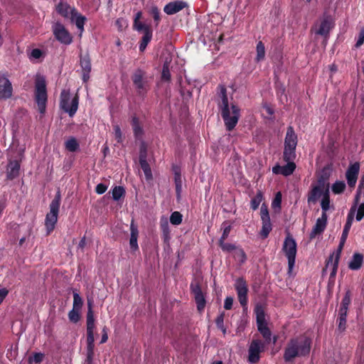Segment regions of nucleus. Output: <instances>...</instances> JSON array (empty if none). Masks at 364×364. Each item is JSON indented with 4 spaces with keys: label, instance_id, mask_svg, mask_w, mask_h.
Returning a JSON list of instances; mask_svg holds the SVG:
<instances>
[{
    "label": "nucleus",
    "instance_id": "13d9d810",
    "mask_svg": "<svg viewBox=\"0 0 364 364\" xmlns=\"http://www.w3.org/2000/svg\"><path fill=\"white\" fill-rule=\"evenodd\" d=\"M42 51L41 50L38 48H34L33 49L30 54H29V58L30 59H39L42 56Z\"/></svg>",
    "mask_w": 364,
    "mask_h": 364
},
{
    "label": "nucleus",
    "instance_id": "a19ab883",
    "mask_svg": "<svg viewBox=\"0 0 364 364\" xmlns=\"http://www.w3.org/2000/svg\"><path fill=\"white\" fill-rule=\"evenodd\" d=\"M351 302L350 292L347 291L342 299L339 311H347L348 310L349 305Z\"/></svg>",
    "mask_w": 364,
    "mask_h": 364
},
{
    "label": "nucleus",
    "instance_id": "de8ad7c7",
    "mask_svg": "<svg viewBox=\"0 0 364 364\" xmlns=\"http://www.w3.org/2000/svg\"><path fill=\"white\" fill-rule=\"evenodd\" d=\"M219 245L223 252H230L236 249L235 245L225 242V240H219Z\"/></svg>",
    "mask_w": 364,
    "mask_h": 364
},
{
    "label": "nucleus",
    "instance_id": "b1692460",
    "mask_svg": "<svg viewBox=\"0 0 364 364\" xmlns=\"http://www.w3.org/2000/svg\"><path fill=\"white\" fill-rule=\"evenodd\" d=\"M20 171V162L17 160H10L6 167V178L13 180L18 176Z\"/></svg>",
    "mask_w": 364,
    "mask_h": 364
},
{
    "label": "nucleus",
    "instance_id": "0e129e2a",
    "mask_svg": "<svg viewBox=\"0 0 364 364\" xmlns=\"http://www.w3.org/2000/svg\"><path fill=\"white\" fill-rule=\"evenodd\" d=\"M107 189V186L103 183H99L95 188V191L98 194H103Z\"/></svg>",
    "mask_w": 364,
    "mask_h": 364
},
{
    "label": "nucleus",
    "instance_id": "f704fd0d",
    "mask_svg": "<svg viewBox=\"0 0 364 364\" xmlns=\"http://www.w3.org/2000/svg\"><path fill=\"white\" fill-rule=\"evenodd\" d=\"M152 38V31L151 30H147L145 33H144V36L141 40L140 44H139V50L143 52L146 49L147 45L151 41Z\"/></svg>",
    "mask_w": 364,
    "mask_h": 364
},
{
    "label": "nucleus",
    "instance_id": "37998d69",
    "mask_svg": "<svg viewBox=\"0 0 364 364\" xmlns=\"http://www.w3.org/2000/svg\"><path fill=\"white\" fill-rule=\"evenodd\" d=\"M83 301L80 296V294L77 293V291H73V309L80 310L82 306Z\"/></svg>",
    "mask_w": 364,
    "mask_h": 364
},
{
    "label": "nucleus",
    "instance_id": "4d7b16f0",
    "mask_svg": "<svg viewBox=\"0 0 364 364\" xmlns=\"http://www.w3.org/2000/svg\"><path fill=\"white\" fill-rule=\"evenodd\" d=\"M44 355L41 353H36L33 354L32 358H29L30 362H34L36 363H40L43 361Z\"/></svg>",
    "mask_w": 364,
    "mask_h": 364
},
{
    "label": "nucleus",
    "instance_id": "9d476101",
    "mask_svg": "<svg viewBox=\"0 0 364 364\" xmlns=\"http://www.w3.org/2000/svg\"><path fill=\"white\" fill-rule=\"evenodd\" d=\"M132 81L138 94L145 95L149 88L146 73L141 69H137L133 74Z\"/></svg>",
    "mask_w": 364,
    "mask_h": 364
},
{
    "label": "nucleus",
    "instance_id": "7ed1b4c3",
    "mask_svg": "<svg viewBox=\"0 0 364 364\" xmlns=\"http://www.w3.org/2000/svg\"><path fill=\"white\" fill-rule=\"evenodd\" d=\"M87 312L86 316V326H87V360L88 364H91L94 355L95 348V337L94 330L95 328V317L92 311V301H87Z\"/></svg>",
    "mask_w": 364,
    "mask_h": 364
},
{
    "label": "nucleus",
    "instance_id": "a18cd8bd",
    "mask_svg": "<svg viewBox=\"0 0 364 364\" xmlns=\"http://www.w3.org/2000/svg\"><path fill=\"white\" fill-rule=\"evenodd\" d=\"M183 215L181 213L175 211L170 216V223L174 225H178L182 222Z\"/></svg>",
    "mask_w": 364,
    "mask_h": 364
},
{
    "label": "nucleus",
    "instance_id": "2f4dec72",
    "mask_svg": "<svg viewBox=\"0 0 364 364\" xmlns=\"http://www.w3.org/2000/svg\"><path fill=\"white\" fill-rule=\"evenodd\" d=\"M65 149L70 152H75L80 149V144L74 136H70L65 141Z\"/></svg>",
    "mask_w": 364,
    "mask_h": 364
},
{
    "label": "nucleus",
    "instance_id": "4468645a",
    "mask_svg": "<svg viewBox=\"0 0 364 364\" xmlns=\"http://www.w3.org/2000/svg\"><path fill=\"white\" fill-rule=\"evenodd\" d=\"M260 215L262 225L259 235L262 239H265L268 237L269 232L272 231V225L271 223L268 209L264 204H263L261 207Z\"/></svg>",
    "mask_w": 364,
    "mask_h": 364
},
{
    "label": "nucleus",
    "instance_id": "69168bd1",
    "mask_svg": "<svg viewBox=\"0 0 364 364\" xmlns=\"http://www.w3.org/2000/svg\"><path fill=\"white\" fill-rule=\"evenodd\" d=\"M107 328L106 326H104L102 330V338L100 341V343H105L108 340V333H107Z\"/></svg>",
    "mask_w": 364,
    "mask_h": 364
},
{
    "label": "nucleus",
    "instance_id": "bb28decb",
    "mask_svg": "<svg viewBox=\"0 0 364 364\" xmlns=\"http://www.w3.org/2000/svg\"><path fill=\"white\" fill-rule=\"evenodd\" d=\"M297 145V136L292 127L289 126L287 128L285 139L284 146L296 147Z\"/></svg>",
    "mask_w": 364,
    "mask_h": 364
},
{
    "label": "nucleus",
    "instance_id": "9b49d317",
    "mask_svg": "<svg viewBox=\"0 0 364 364\" xmlns=\"http://www.w3.org/2000/svg\"><path fill=\"white\" fill-rule=\"evenodd\" d=\"M53 32L60 43L68 46L73 42L71 34L61 23L56 22L53 25Z\"/></svg>",
    "mask_w": 364,
    "mask_h": 364
},
{
    "label": "nucleus",
    "instance_id": "4c0bfd02",
    "mask_svg": "<svg viewBox=\"0 0 364 364\" xmlns=\"http://www.w3.org/2000/svg\"><path fill=\"white\" fill-rule=\"evenodd\" d=\"M256 52L257 55L255 57V61L258 63L260 62L261 60H263L265 57V47L262 41H259L257 43Z\"/></svg>",
    "mask_w": 364,
    "mask_h": 364
},
{
    "label": "nucleus",
    "instance_id": "6ab92c4d",
    "mask_svg": "<svg viewBox=\"0 0 364 364\" xmlns=\"http://www.w3.org/2000/svg\"><path fill=\"white\" fill-rule=\"evenodd\" d=\"M333 26L334 23L331 17L329 16H326L322 18L318 26V28L315 30V33L326 37L328 35L330 31L333 28Z\"/></svg>",
    "mask_w": 364,
    "mask_h": 364
},
{
    "label": "nucleus",
    "instance_id": "c756f323",
    "mask_svg": "<svg viewBox=\"0 0 364 364\" xmlns=\"http://www.w3.org/2000/svg\"><path fill=\"white\" fill-rule=\"evenodd\" d=\"M73 9L66 2L63 1H60L56 6L57 12L62 16L68 18H70L72 16Z\"/></svg>",
    "mask_w": 364,
    "mask_h": 364
},
{
    "label": "nucleus",
    "instance_id": "aec40b11",
    "mask_svg": "<svg viewBox=\"0 0 364 364\" xmlns=\"http://www.w3.org/2000/svg\"><path fill=\"white\" fill-rule=\"evenodd\" d=\"M327 214H321V216L316 220V224L310 232L311 239L315 238L318 235L321 234L325 230L327 225Z\"/></svg>",
    "mask_w": 364,
    "mask_h": 364
},
{
    "label": "nucleus",
    "instance_id": "a211bd4d",
    "mask_svg": "<svg viewBox=\"0 0 364 364\" xmlns=\"http://www.w3.org/2000/svg\"><path fill=\"white\" fill-rule=\"evenodd\" d=\"M360 171V164L355 162L354 164H350L346 172V178L347 183L350 188H354L358 180V174Z\"/></svg>",
    "mask_w": 364,
    "mask_h": 364
},
{
    "label": "nucleus",
    "instance_id": "7c9ffc66",
    "mask_svg": "<svg viewBox=\"0 0 364 364\" xmlns=\"http://www.w3.org/2000/svg\"><path fill=\"white\" fill-rule=\"evenodd\" d=\"M330 195H329V188L328 184H327L326 188L325 189V192L323 193V197H322L321 201V207L322 210L321 214H327L326 212L330 208Z\"/></svg>",
    "mask_w": 364,
    "mask_h": 364
},
{
    "label": "nucleus",
    "instance_id": "052dcab7",
    "mask_svg": "<svg viewBox=\"0 0 364 364\" xmlns=\"http://www.w3.org/2000/svg\"><path fill=\"white\" fill-rule=\"evenodd\" d=\"M363 42H364V27L363 28H361V30L358 34V39H357V41L355 43V47L359 48L360 46L363 45Z\"/></svg>",
    "mask_w": 364,
    "mask_h": 364
},
{
    "label": "nucleus",
    "instance_id": "1a4fd4ad",
    "mask_svg": "<svg viewBox=\"0 0 364 364\" xmlns=\"http://www.w3.org/2000/svg\"><path fill=\"white\" fill-rule=\"evenodd\" d=\"M345 242L341 243L340 241L338 247L328 257L323 272L328 269L330 270V278H334L337 273L338 262L341 257V254Z\"/></svg>",
    "mask_w": 364,
    "mask_h": 364
},
{
    "label": "nucleus",
    "instance_id": "473e14b6",
    "mask_svg": "<svg viewBox=\"0 0 364 364\" xmlns=\"http://www.w3.org/2000/svg\"><path fill=\"white\" fill-rule=\"evenodd\" d=\"M355 213V205H353L350 208V209L348 213L346 223L343 230V231H346V232H349L350 228L352 226L353 220H354Z\"/></svg>",
    "mask_w": 364,
    "mask_h": 364
},
{
    "label": "nucleus",
    "instance_id": "79ce46f5",
    "mask_svg": "<svg viewBox=\"0 0 364 364\" xmlns=\"http://www.w3.org/2000/svg\"><path fill=\"white\" fill-rule=\"evenodd\" d=\"M125 194V190L122 186H115L112 191V196L114 200H119Z\"/></svg>",
    "mask_w": 364,
    "mask_h": 364
},
{
    "label": "nucleus",
    "instance_id": "ea45409f",
    "mask_svg": "<svg viewBox=\"0 0 364 364\" xmlns=\"http://www.w3.org/2000/svg\"><path fill=\"white\" fill-rule=\"evenodd\" d=\"M346 185L343 181H336L331 186V191L334 194H341L344 192Z\"/></svg>",
    "mask_w": 364,
    "mask_h": 364
},
{
    "label": "nucleus",
    "instance_id": "20e7f679",
    "mask_svg": "<svg viewBox=\"0 0 364 364\" xmlns=\"http://www.w3.org/2000/svg\"><path fill=\"white\" fill-rule=\"evenodd\" d=\"M60 200V193L58 191L50 204V211L46 214L45 219V226L47 235H49L54 230L58 221Z\"/></svg>",
    "mask_w": 364,
    "mask_h": 364
},
{
    "label": "nucleus",
    "instance_id": "bf43d9fd",
    "mask_svg": "<svg viewBox=\"0 0 364 364\" xmlns=\"http://www.w3.org/2000/svg\"><path fill=\"white\" fill-rule=\"evenodd\" d=\"M114 136L118 143L122 142V133L118 125L114 127Z\"/></svg>",
    "mask_w": 364,
    "mask_h": 364
},
{
    "label": "nucleus",
    "instance_id": "603ef678",
    "mask_svg": "<svg viewBox=\"0 0 364 364\" xmlns=\"http://www.w3.org/2000/svg\"><path fill=\"white\" fill-rule=\"evenodd\" d=\"M356 215L355 219L357 221H360L364 218V202L360 203L358 208H356Z\"/></svg>",
    "mask_w": 364,
    "mask_h": 364
},
{
    "label": "nucleus",
    "instance_id": "dca6fc26",
    "mask_svg": "<svg viewBox=\"0 0 364 364\" xmlns=\"http://www.w3.org/2000/svg\"><path fill=\"white\" fill-rule=\"evenodd\" d=\"M191 290L194 296L198 310L200 312L203 311L206 301L200 284L198 282H192L191 284Z\"/></svg>",
    "mask_w": 364,
    "mask_h": 364
},
{
    "label": "nucleus",
    "instance_id": "423d86ee",
    "mask_svg": "<svg viewBox=\"0 0 364 364\" xmlns=\"http://www.w3.org/2000/svg\"><path fill=\"white\" fill-rule=\"evenodd\" d=\"M282 250L288 259V272L290 274L295 265L297 252L296 242L290 235L285 237Z\"/></svg>",
    "mask_w": 364,
    "mask_h": 364
},
{
    "label": "nucleus",
    "instance_id": "f257e3e1",
    "mask_svg": "<svg viewBox=\"0 0 364 364\" xmlns=\"http://www.w3.org/2000/svg\"><path fill=\"white\" fill-rule=\"evenodd\" d=\"M311 341L307 337L291 338L284 352V360L287 363L292 362L297 357H305L311 350Z\"/></svg>",
    "mask_w": 364,
    "mask_h": 364
},
{
    "label": "nucleus",
    "instance_id": "ddd939ff",
    "mask_svg": "<svg viewBox=\"0 0 364 364\" xmlns=\"http://www.w3.org/2000/svg\"><path fill=\"white\" fill-rule=\"evenodd\" d=\"M326 188L324 179L322 178H319L316 185L311 186V189L308 194V203H316L321 196L323 197Z\"/></svg>",
    "mask_w": 364,
    "mask_h": 364
},
{
    "label": "nucleus",
    "instance_id": "09e8293b",
    "mask_svg": "<svg viewBox=\"0 0 364 364\" xmlns=\"http://www.w3.org/2000/svg\"><path fill=\"white\" fill-rule=\"evenodd\" d=\"M161 79L164 81H169L171 80V73L167 63L163 65Z\"/></svg>",
    "mask_w": 364,
    "mask_h": 364
},
{
    "label": "nucleus",
    "instance_id": "680f3d73",
    "mask_svg": "<svg viewBox=\"0 0 364 364\" xmlns=\"http://www.w3.org/2000/svg\"><path fill=\"white\" fill-rule=\"evenodd\" d=\"M230 230H231V225H227V226H225L223 228V234L220 238L219 240H225L227 239V237H228L230 232Z\"/></svg>",
    "mask_w": 364,
    "mask_h": 364
},
{
    "label": "nucleus",
    "instance_id": "3c124183",
    "mask_svg": "<svg viewBox=\"0 0 364 364\" xmlns=\"http://www.w3.org/2000/svg\"><path fill=\"white\" fill-rule=\"evenodd\" d=\"M150 14L156 21V25L158 26L160 21V11L159 9L155 6H151L150 9Z\"/></svg>",
    "mask_w": 364,
    "mask_h": 364
},
{
    "label": "nucleus",
    "instance_id": "774afa93",
    "mask_svg": "<svg viewBox=\"0 0 364 364\" xmlns=\"http://www.w3.org/2000/svg\"><path fill=\"white\" fill-rule=\"evenodd\" d=\"M175 184H182L181 175L179 173L176 172L175 173V177H174Z\"/></svg>",
    "mask_w": 364,
    "mask_h": 364
},
{
    "label": "nucleus",
    "instance_id": "39448f33",
    "mask_svg": "<svg viewBox=\"0 0 364 364\" xmlns=\"http://www.w3.org/2000/svg\"><path fill=\"white\" fill-rule=\"evenodd\" d=\"M79 97L77 95L72 97L69 90H63L60 93V107L70 117H73L77 111Z\"/></svg>",
    "mask_w": 364,
    "mask_h": 364
},
{
    "label": "nucleus",
    "instance_id": "58836bf2",
    "mask_svg": "<svg viewBox=\"0 0 364 364\" xmlns=\"http://www.w3.org/2000/svg\"><path fill=\"white\" fill-rule=\"evenodd\" d=\"M160 226H161V229L162 231V236H163L164 241L165 242H168L171 239V236H170V229H169V225H168V221L167 220H165L164 222L161 221Z\"/></svg>",
    "mask_w": 364,
    "mask_h": 364
},
{
    "label": "nucleus",
    "instance_id": "393cba45",
    "mask_svg": "<svg viewBox=\"0 0 364 364\" xmlns=\"http://www.w3.org/2000/svg\"><path fill=\"white\" fill-rule=\"evenodd\" d=\"M139 164L141 169L143 170L146 179H152V173L149 164L146 161V151L145 149L141 150L139 154Z\"/></svg>",
    "mask_w": 364,
    "mask_h": 364
},
{
    "label": "nucleus",
    "instance_id": "2eb2a0df",
    "mask_svg": "<svg viewBox=\"0 0 364 364\" xmlns=\"http://www.w3.org/2000/svg\"><path fill=\"white\" fill-rule=\"evenodd\" d=\"M234 286L240 304L242 307H247L248 288L245 280L243 278H237Z\"/></svg>",
    "mask_w": 364,
    "mask_h": 364
},
{
    "label": "nucleus",
    "instance_id": "6e6d98bb",
    "mask_svg": "<svg viewBox=\"0 0 364 364\" xmlns=\"http://www.w3.org/2000/svg\"><path fill=\"white\" fill-rule=\"evenodd\" d=\"M281 203H282V194L280 192H278L276 194L274 200L272 201V206L273 208H280Z\"/></svg>",
    "mask_w": 364,
    "mask_h": 364
},
{
    "label": "nucleus",
    "instance_id": "f03ea898",
    "mask_svg": "<svg viewBox=\"0 0 364 364\" xmlns=\"http://www.w3.org/2000/svg\"><path fill=\"white\" fill-rule=\"evenodd\" d=\"M221 102L219 105L221 111V115L225 122L227 130H232L237 125L240 117V109L235 104L228 103V97L226 95V88L224 86H220Z\"/></svg>",
    "mask_w": 364,
    "mask_h": 364
},
{
    "label": "nucleus",
    "instance_id": "412c9836",
    "mask_svg": "<svg viewBox=\"0 0 364 364\" xmlns=\"http://www.w3.org/2000/svg\"><path fill=\"white\" fill-rule=\"evenodd\" d=\"M287 164L284 166L277 165L272 168V172L274 174H282L284 176H290L296 168V164L294 161H286Z\"/></svg>",
    "mask_w": 364,
    "mask_h": 364
},
{
    "label": "nucleus",
    "instance_id": "72a5a7b5",
    "mask_svg": "<svg viewBox=\"0 0 364 364\" xmlns=\"http://www.w3.org/2000/svg\"><path fill=\"white\" fill-rule=\"evenodd\" d=\"M132 126L136 138H140L143 135V129L141 127L139 119L136 117L132 119Z\"/></svg>",
    "mask_w": 364,
    "mask_h": 364
},
{
    "label": "nucleus",
    "instance_id": "c85d7f7f",
    "mask_svg": "<svg viewBox=\"0 0 364 364\" xmlns=\"http://www.w3.org/2000/svg\"><path fill=\"white\" fill-rule=\"evenodd\" d=\"M363 263V255L360 253H354L348 263V268L351 270H358Z\"/></svg>",
    "mask_w": 364,
    "mask_h": 364
},
{
    "label": "nucleus",
    "instance_id": "4be33fe9",
    "mask_svg": "<svg viewBox=\"0 0 364 364\" xmlns=\"http://www.w3.org/2000/svg\"><path fill=\"white\" fill-rule=\"evenodd\" d=\"M187 6V3L183 1H171L164 6V11L168 15H173L183 10Z\"/></svg>",
    "mask_w": 364,
    "mask_h": 364
},
{
    "label": "nucleus",
    "instance_id": "864d4df0",
    "mask_svg": "<svg viewBox=\"0 0 364 364\" xmlns=\"http://www.w3.org/2000/svg\"><path fill=\"white\" fill-rule=\"evenodd\" d=\"M134 27L135 30H136L137 31H143L144 33H145V32H146V29L151 30L149 26L145 25L144 23H141L140 21L134 22Z\"/></svg>",
    "mask_w": 364,
    "mask_h": 364
},
{
    "label": "nucleus",
    "instance_id": "8fccbe9b",
    "mask_svg": "<svg viewBox=\"0 0 364 364\" xmlns=\"http://www.w3.org/2000/svg\"><path fill=\"white\" fill-rule=\"evenodd\" d=\"M80 310L73 309L68 314V318L70 321L77 323L80 320Z\"/></svg>",
    "mask_w": 364,
    "mask_h": 364
},
{
    "label": "nucleus",
    "instance_id": "0eeeda50",
    "mask_svg": "<svg viewBox=\"0 0 364 364\" xmlns=\"http://www.w3.org/2000/svg\"><path fill=\"white\" fill-rule=\"evenodd\" d=\"M254 312L256 316L257 329L267 342L271 341L272 333L267 326L265 319V312L261 304H257Z\"/></svg>",
    "mask_w": 364,
    "mask_h": 364
},
{
    "label": "nucleus",
    "instance_id": "c9c22d12",
    "mask_svg": "<svg viewBox=\"0 0 364 364\" xmlns=\"http://www.w3.org/2000/svg\"><path fill=\"white\" fill-rule=\"evenodd\" d=\"M347 311H338V316L337 319L338 328L341 331H344L346 328Z\"/></svg>",
    "mask_w": 364,
    "mask_h": 364
},
{
    "label": "nucleus",
    "instance_id": "49530a36",
    "mask_svg": "<svg viewBox=\"0 0 364 364\" xmlns=\"http://www.w3.org/2000/svg\"><path fill=\"white\" fill-rule=\"evenodd\" d=\"M262 200V194L261 192L257 193V195L251 200V208L254 210H257Z\"/></svg>",
    "mask_w": 364,
    "mask_h": 364
},
{
    "label": "nucleus",
    "instance_id": "5fc2aeb1",
    "mask_svg": "<svg viewBox=\"0 0 364 364\" xmlns=\"http://www.w3.org/2000/svg\"><path fill=\"white\" fill-rule=\"evenodd\" d=\"M235 257L240 262V263H244L246 259V254L242 249H238L235 253Z\"/></svg>",
    "mask_w": 364,
    "mask_h": 364
},
{
    "label": "nucleus",
    "instance_id": "c03bdc74",
    "mask_svg": "<svg viewBox=\"0 0 364 364\" xmlns=\"http://www.w3.org/2000/svg\"><path fill=\"white\" fill-rule=\"evenodd\" d=\"M225 313H220L215 319L217 327L221 330L225 335L226 333V328L224 326Z\"/></svg>",
    "mask_w": 364,
    "mask_h": 364
},
{
    "label": "nucleus",
    "instance_id": "f8f14e48",
    "mask_svg": "<svg viewBox=\"0 0 364 364\" xmlns=\"http://www.w3.org/2000/svg\"><path fill=\"white\" fill-rule=\"evenodd\" d=\"M264 348V343L259 339L252 341L248 349V361L250 363H257L260 358V353Z\"/></svg>",
    "mask_w": 364,
    "mask_h": 364
},
{
    "label": "nucleus",
    "instance_id": "cd10ccee",
    "mask_svg": "<svg viewBox=\"0 0 364 364\" xmlns=\"http://www.w3.org/2000/svg\"><path fill=\"white\" fill-rule=\"evenodd\" d=\"M130 240H129V245L130 248L133 251H136L139 249L137 238L139 235V231L137 227L132 222L130 225Z\"/></svg>",
    "mask_w": 364,
    "mask_h": 364
},
{
    "label": "nucleus",
    "instance_id": "e2e57ef3",
    "mask_svg": "<svg viewBox=\"0 0 364 364\" xmlns=\"http://www.w3.org/2000/svg\"><path fill=\"white\" fill-rule=\"evenodd\" d=\"M233 299L231 296H227L224 302V308L227 310L231 309L232 307Z\"/></svg>",
    "mask_w": 364,
    "mask_h": 364
},
{
    "label": "nucleus",
    "instance_id": "e433bc0d",
    "mask_svg": "<svg viewBox=\"0 0 364 364\" xmlns=\"http://www.w3.org/2000/svg\"><path fill=\"white\" fill-rule=\"evenodd\" d=\"M283 158L285 161H293L296 158V147L284 146Z\"/></svg>",
    "mask_w": 364,
    "mask_h": 364
},
{
    "label": "nucleus",
    "instance_id": "a878e982",
    "mask_svg": "<svg viewBox=\"0 0 364 364\" xmlns=\"http://www.w3.org/2000/svg\"><path fill=\"white\" fill-rule=\"evenodd\" d=\"M72 23H75L78 31L81 33L84 31V25L87 20L86 17L77 12L75 9H73L72 16L70 17Z\"/></svg>",
    "mask_w": 364,
    "mask_h": 364
},
{
    "label": "nucleus",
    "instance_id": "6e6552de",
    "mask_svg": "<svg viewBox=\"0 0 364 364\" xmlns=\"http://www.w3.org/2000/svg\"><path fill=\"white\" fill-rule=\"evenodd\" d=\"M36 102L38 111L43 114L47 102L46 85L44 79H38L36 82Z\"/></svg>",
    "mask_w": 364,
    "mask_h": 364
},
{
    "label": "nucleus",
    "instance_id": "f3484780",
    "mask_svg": "<svg viewBox=\"0 0 364 364\" xmlns=\"http://www.w3.org/2000/svg\"><path fill=\"white\" fill-rule=\"evenodd\" d=\"M13 87L9 78L4 74H0V100L11 97Z\"/></svg>",
    "mask_w": 364,
    "mask_h": 364
},
{
    "label": "nucleus",
    "instance_id": "338daca9",
    "mask_svg": "<svg viewBox=\"0 0 364 364\" xmlns=\"http://www.w3.org/2000/svg\"><path fill=\"white\" fill-rule=\"evenodd\" d=\"M8 293V290L4 288L0 289V304L4 301Z\"/></svg>",
    "mask_w": 364,
    "mask_h": 364
},
{
    "label": "nucleus",
    "instance_id": "5701e85b",
    "mask_svg": "<svg viewBox=\"0 0 364 364\" xmlns=\"http://www.w3.org/2000/svg\"><path fill=\"white\" fill-rule=\"evenodd\" d=\"M80 65L82 72V80L85 82L90 79L91 72V62L88 55L80 56Z\"/></svg>",
    "mask_w": 364,
    "mask_h": 364
}]
</instances>
